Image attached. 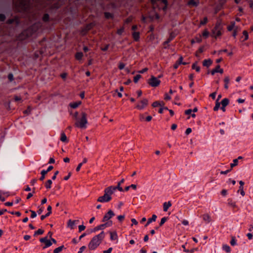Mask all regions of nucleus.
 I'll list each match as a JSON object with an SVG mask.
<instances>
[{
    "label": "nucleus",
    "mask_w": 253,
    "mask_h": 253,
    "mask_svg": "<svg viewBox=\"0 0 253 253\" xmlns=\"http://www.w3.org/2000/svg\"><path fill=\"white\" fill-rule=\"evenodd\" d=\"M112 251V248H110L107 250L104 251L103 253H111Z\"/></svg>",
    "instance_id": "774afa93"
},
{
    "label": "nucleus",
    "mask_w": 253,
    "mask_h": 253,
    "mask_svg": "<svg viewBox=\"0 0 253 253\" xmlns=\"http://www.w3.org/2000/svg\"><path fill=\"white\" fill-rule=\"evenodd\" d=\"M230 81V78L229 76H226L225 77V78L224 79V82L225 83L224 84V88L226 89L228 88V84L229 83Z\"/></svg>",
    "instance_id": "b1692460"
},
{
    "label": "nucleus",
    "mask_w": 253,
    "mask_h": 253,
    "mask_svg": "<svg viewBox=\"0 0 253 253\" xmlns=\"http://www.w3.org/2000/svg\"><path fill=\"white\" fill-rule=\"evenodd\" d=\"M171 206V204L170 202H168V203L165 202L163 205V209L164 211H167L168 209Z\"/></svg>",
    "instance_id": "4be33fe9"
},
{
    "label": "nucleus",
    "mask_w": 253,
    "mask_h": 253,
    "mask_svg": "<svg viewBox=\"0 0 253 253\" xmlns=\"http://www.w3.org/2000/svg\"><path fill=\"white\" fill-rule=\"evenodd\" d=\"M5 19V15L3 14H0V21H4Z\"/></svg>",
    "instance_id": "052dcab7"
},
{
    "label": "nucleus",
    "mask_w": 253,
    "mask_h": 253,
    "mask_svg": "<svg viewBox=\"0 0 253 253\" xmlns=\"http://www.w3.org/2000/svg\"><path fill=\"white\" fill-rule=\"evenodd\" d=\"M104 237L105 233L103 231L94 236L88 244V247L89 249L91 250H95L101 244Z\"/></svg>",
    "instance_id": "f257e3e1"
},
{
    "label": "nucleus",
    "mask_w": 253,
    "mask_h": 253,
    "mask_svg": "<svg viewBox=\"0 0 253 253\" xmlns=\"http://www.w3.org/2000/svg\"><path fill=\"white\" fill-rule=\"evenodd\" d=\"M86 248V247L84 246H82L80 249V250L78 252V253H82V252H83V251Z\"/></svg>",
    "instance_id": "338daca9"
},
{
    "label": "nucleus",
    "mask_w": 253,
    "mask_h": 253,
    "mask_svg": "<svg viewBox=\"0 0 253 253\" xmlns=\"http://www.w3.org/2000/svg\"><path fill=\"white\" fill-rule=\"evenodd\" d=\"M203 219L207 223H209L211 221V217L209 214H204L203 215Z\"/></svg>",
    "instance_id": "412c9836"
},
{
    "label": "nucleus",
    "mask_w": 253,
    "mask_h": 253,
    "mask_svg": "<svg viewBox=\"0 0 253 253\" xmlns=\"http://www.w3.org/2000/svg\"><path fill=\"white\" fill-rule=\"evenodd\" d=\"M207 21H208V18H207V17H205L204 18V19L202 21H201L200 24L204 25L207 23Z\"/></svg>",
    "instance_id": "8fccbe9b"
},
{
    "label": "nucleus",
    "mask_w": 253,
    "mask_h": 253,
    "mask_svg": "<svg viewBox=\"0 0 253 253\" xmlns=\"http://www.w3.org/2000/svg\"><path fill=\"white\" fill-rule=\"evenodd\" d=\"M125 181V180L124 178L122 179V180L118 183L117 186H110V187H111L113 188L112 189L114 192H115L116 190H118L119 191L121 192H123L124 191L123 188L121 186V185H122V183H123Z\"/></svg>",
    "instance_id": "1a4fd4ad"
},
{
    "label": "nucleus",
    "mask_w": 253,
    "mask_h": 253,
    "mask_svg": "<svg viewBox=\"0 0 253 253\" xmlns=\"http://www.w3.org/2000/svg\"><path fill=\"white\" fill-rule=\"evenodd\" d=\"M105 228L104 224H100L95 228H94L91 231V232H95L99 230H102Z\"/></svg>",
    "instance_id": "4468645a"
},
{
    "label": "nucleus",
    "mask_w": 253,
    "mask_h": 253,
    "mask_svg": "<svg viewBox=\"0 0 253 253\" xmlns=\"http://www.w3.org/2000/svg\"><path fill=\"white\" fill-rule=\"evenodd\" d=\"M64 248V246L63 245L61 246L56 249H55L53 251V253H59L61 252L62 250Z\"/></svg>",
    "instance_id": "cd10ccee"
},
{
    "label": "nucleus",
    "mask_w": 253,
    "mask_h": 253,
    "mask_svg": "<svg viewBox=\"0 0 253 253\" xmlns=\"http://www.w3.org/2000/svg\"><path fill=\"white\" fill-rule=\"evenodd\" d=\"M81 115L82 117L81 119L78 118L76 120L75 126L81 128H85L87 124V115L85 113L82 112Z\"/></svg>",
    "instance_id": "20e7f679"
},
{
    "label": "nucleus",
    "mask_w": 253,
    "mask_h": 253,
    "mask_svg": "<svg viewBox=\"0 0 253 253\" xmlns=\"http://www.w3.org/2000/svg\"><path fill=\"white\" fill-rule=\"evenodd\" d=\"M81 102H74L73 103H70V105L71 107L75 109V108H77L81 104Z\"/></svg>",
    "instance_id": "c756f323"
},
{
    "label": "nucleus",
    "mask_w": 253,
    "mask_h": 253,
    "mask_svg": "<svg viewBox=\"0 0 253 253\" xmlns=\"http://www.w3.org/2000/svg\"><path fill=\"white\" fill-rule=\"evenodd\" d=\"M203 36L207 38L209 35V32L207 30H205L203 33Z\"/></svg>",
    "instance_id": "09e8293b"
},
{
    "label": "nucleus",
    "mask_w": 253,
    "mask_h": 253,
    "mask_svg": "<svg viewBox=\"0 0 253 253\" xmlns=\"http://www.w3.org/2000/svg\"><path fill=\"white\" fill-rule=\"evenodd\" d=\"M111 187H108L104 189V194L103 196H100L97 200V201L101 203L108 202L112 200L111 195L114 193Z\"/></svg>",
    "instance_id": "f03ea898"
},
{
    "label": "nucleus",
    "mask_w": 253,
    "mask_h": 253,
    "mask_svg": "<svg viewBox=\"0 0 253 253\" xmlns=\"http://www.w3.org/2000/svg\"><path fill=\"white\" fill-rule=\"evenodd\" d=\"M159 104H160V102L159 101H155L152 104V106L153 107H156L159 106Z\"/></svg>",
    "instance_id": "680f3d73"
},
{
    "label": "nucleus",
    "mask_w": 253,
    "mask_h": 253,
    "mask_svg": "<svg viewBox=\"0 0 253 253\" xmlns=\"http://www.w3.org/2000/svg\"><path fill=\"white\" fill-rule=\"evenodd\" d=\"M30 211L31 212V218H35L37 216V213L36 212L34 211H32V210H30Z\"/></svg>",
    "instance_id": "3c124183"
},
{
    "label": "nucleus",
    "mask_w": 253,
    "mask_h": 253,
    "mask_svg": "<svg viewBox=\"0 0 253 253\" xmlns=\"http://www.w3.org/2000/svg\"><path fill=\"white\" fill-rule=\"evenodd\" d=\"M148 99L146 98H144L140 101L141 104H137L136 108L138 109L142 110L148 105Z\"/></svg>",
    "instance_id": "6e6552de"
},
{
    "label": "nucleus",
    "mask_w": 253,
    "mask_h": 253,
    "mask_svg": "<svg viewBox=\"0 0 253 253\" xmlns=\"http://www.w3.org/2000/svg\"><path fill=\"white\" fill-rule=\"evenodd\" d=\"M83 54L82 52H77L76 54V58L78 60H80L82 58Z\"/></svg>",
    "instance_id": "c9c22d12"
},
{
    "label": "nucleus",
    "mask_w": 253,
    "mask_h": 253,
    "mask_svg": "<svg viewBox=\"0 0 253 253\" xmlns=\"http://www.w3.org/2000/svg\"><path fill=\"white\" fill-rule=\"evenodd\" d=\"M243 34L245 36V39H244V41H246V40H248V33L247 31H244L243 32Z\"/></svg>",
    "instance_id": "864d4df0"
},
{
    "label": "nucleus",
    "mask_w": 253,
    "mask_h": 253,
    "mask_svg": "<svg viewBox=\"0 0 253 253\" xmlns=\"http://www.w3.org/2000/svg\"><path fill=\"white\" fill-rule=\"evenodd\" d=\"M197 62L193 64V65L192 66V68L193 69H195L197 72H199L200 71V67L199 66H197Z\"/></svg>",
    "instance_id": "c85d7f7f"
},
{
    "label": "nucleus",
    "mask_w": 253,
    "mask_h": 253,
    "mask_svg": "<svg viewBox=\"0 0 253 253\" xmlns=\"http://www.w3.org/2000/svg\"><path fill=\"white\" fill-rule=\"evenodd\" d=\"M44 230L42 229H39L37 231H36L34 234V236H36L39 235H42L43 233Z\"/></svg>",
    "instance_id": "473e14b6"
},
{
    "label": "nucleus",
    "mask_w": 253,
    "mask_h": 253,
    "mask_svg": "<svg viewBox=\"0 0 253 253\" xmlns=\"http://www.w3.org/2000/svg\"><path fill=\"white\" fill-rule=\"evenodd\" d=\"M161 81L155 77L152 76L149 80L148 84L153 87H156L160 84Z\"/></svg>",
    "instance_id": "423d86ee"
},
{
    "label": "nucleus",
    "mask_w": 253,
    "mask_h": 253,
    "mask_svg": "<svg viewBox=\"0 0 253 253\" xmlns=\"http://www.w3.org/2000/svg\"><path fill=\"white\" fill-rule=\"evenodd\" d=\"M230 244L232 246H235L236 244V241L234 236H232Z\"/></svg>",
    "instance_id": "a19ab883"
},
{
    "label": "nucleus",
    "mask_w": 253,
    "mask_h": 253,
    "mask_svg": "<svg viewBox=\"0 0 253 253\" xmlns=\"http://www.w3.org/2000/svg\"><path fill=\"white\" fill-rule=\"evenodd\" d=\"M212 64V60L210 59H206L203 61V65L206 67H209Z\"/></svg>",
    "instance_id": "aec40b11"
},
{
    "label": "nucleus",
    "mask_w": 253,
    "mask_h": 253,
    "mask_svg": "<svg viewBox=\"0 0 253 253\" xmlns=\"http://www.w3.org/2000/svg\"><path fill=\"white\" fill-rule=\"evenodd\" d=\"M243 188V187H239V190L238 191L239 192L240 191V193L242 196H244L245 195V192H244Z\"/></svg>",
    "instance_id": "de8ad7c7"
},
{
    "label": "nucleus",
    "mask_w": 253,
    "mask_h": 253,
    "mask_svg": "<svg viewBox=\"0 0 253 253\" xmlns=\"http://www.w3.org/2000/svg\"><path fill=\"white\" fill-rule=\"evenodd\" d=\"M192 131V129L191 128H188L186 129V131H185V133L186 135H188L189 134H190Z\"/></svg>",
    "instance_id": "69168bd1"
},
{
    "label": "nucleus",
    "mask_w": 253,
    "mask_h": 253,
    "mask_svg": "<svg viewBox=\"0 0 253 253\" xmlns=\"http://www.w3.org/2000/svg\"><path fill=\"white\" fill-rule=\"evenodd\" d=\"M141 78L140 75H137L134 77L133 81L135 83H137L138 80Z\"/></svg>",
    "instance_id": "79ce46f5"
},
{
    "label": "nucleus",
    "mask_w": 253,
    "mask_h": 253,
    "mask_svg": "<svg viewBox=\"0 0 253 253\" xmlns=\"http://www.w3.org/2000/svg\"><path fill=\"white\" fill-rule=\"evenodd\" d=\"M183 58L182 56H180L178 59V60L176 62V63L173 65V68L174 69H177L180 64L186 65V62H182Z\"/></svg>",
    "instance_id": "9b49d317"
},
{
    "label": "nucleus",
    "mask_w": 253,
    "mask_h": 253,
    "mask_svg": "<svg viewBox=\"0 0 253 253\" xmlns=\"http://www.w3.org/2000/svg\"><path fill=\"white\" fill-rule=\"evenodd\" d=\"M175 37V36L174 34H173L172 33H171L169 35V38L167 39L166 41H165L164 42V44L166 45L167 44H168L169 42H170Z\"/></svg>",
    "instance_id": "f3484780"
},
{
    "label": "nucleus",
    "mask_w": 253,
    "mask_h": 253,
    "mask_svg": "<svg viewBox=\"0 0 253 253\" xmlns=\"http://www.w3.org/2000/svg\"><path fill=\"white\" fill-rule=\"evenodd\" d=\"M51 209H52V208L50 206H48L47 208V210L48 211V212L45 214V215H42L41 216V219L42 220H43L45 217L48 216L51 213Z\"/></svg>",
    "instance_id": "f8f14e48"
},
{
    "label": "nucleus",
    "mask_w": 253,
    "mask_h": 253,
    "mask_svg": "<svg viewBox=\"0 0 253 253\" xmlns=\"http://www.w3.org/2000/svg\"><path fill=\"white\" fill-rule=\"evenodd\" d=\"M115 215V213L113 211L110 210L107 213H106L104 216L102 222H106L108 221L110 218Z\"/></svg>",
    "instance_id": "0eeeda50"
},
{
    "label": "nucleus",
    "mask_w": 253,
    "mask_h": 253,
    "mask_svg": "<svg viewBox=\"0 0 253 253\" xmlns=\"http://www.w3.org/2000/svg\"><path fill=\"white\" fill-rule=\"evenodd\" d=\"M76 221H79L78 220H72L71 219L69 220L68 222V225L72 229L74 228V225Z\"/></svg>",
    "instance_id": "6ab92c4d"
},
{
    "label": "nucleus",
    "mask_w": 253,
    "mask_h": 253,
    "mask_svg": "<svg viewBox=\"0 0 253 253\" xmlns=\"http://www.w3.org/2000/svg\"><path fill=\"white\" fill-rule=\"evenodd\" d=\"M148 70V69L147 68H145L143 69L142 70L139 71L138 73L140 74H143V73L146 72V71H147Z\"/></svg>",
    "instance_id": "e2e57ef3"
},
{
    "label": "nucleus",
    "mask_w": 253,
    "mask_h": 253,
    "mask_svg": "<svg viewBox=\"0 0 253 253\" xmlns=\"http://www.w3.org/2000/svg\"><path fill=\"white\" fill-rule=\"evenodd\" d=\"M19 19L17 18H15L14 19H8L7 21V23L8 24H12L14 23H15L16 24H18L19 23Z\"/></svg>",
    "instance_id": "393cba45"
},
{
    "label": "nucleus",
    "mask_w": 253,
    "mask_h": 253,
    "mask_svg": "<svg viewBox=\"0 0 253 253\" xmlns=\"http://www.w3.org/2000/svg\"><path fill=\"white\" fill-rule=\"evenodd\" d=\"M52 182L51 180H48L45 183V186L47 189H50L51 188V185Z\"/></svg>",
    "instance_id": "2f4dec72"
},
{
    "label": "nucleus",
    "mask_w": 253,
    "mask_h": 253,
    "mask_svg": "<svg viewBox=\"0 0 253 253\" xmlns=\"http://www.w3.org/2000/svg\"><path fill=\"white\" fill-rule=\"evenodd\" d=\"M112 224H113L112 221L111 220H110V221H108V222H106L105 223H104V225L106 227L107 226H112Z\"/></svg>",
    "instance_id": "5fc2aeb1"
},
{
    "label": "nucleus",
    "mask_w": 253,
    "mask_h": 253,
    "mask_svg": "<svg viewBox=\"0 0 253 253\" xmlns=\"http://www.w3.org/2000/svg\"><path fill=\"white\" fill-rule=\"evenodd\" d=\"M15 5L21 10L29 12L30 10L31 4L30 0H15Z\"/></svg>",
    "instance_id": "7ed1b4c3"
},
{
    "label": "nucleus",
    "mask_w": 253,
    "mask_h": 253,
    "mask_svg": "<svg viewBox=\"0 0 253 253\" xmlns=\"http://www.w3.org/2000/svg\"><path fill=\"white\" fill-rule=\"evenodd\" d=\"M125 66V64L124 63H120L118 67L120 70H122L124 68Z\"/></svg>",
    "instance_id": "6e6d98bb"
},
{
    "label": "nucleus",
    "mask_w": 253,
    "mask_h": 253,
    "mask_svg": "<svg viewBox=\"0 0 253 253\" xmlns=\"http://www.w3.org/2000/svg\"><path fill=\"white\" fill-rule=\"evenodd\" d=\"M47 240V237H45L44 238H41L40 241L41 243H45L46 241Z\"/></svg>",
    "instance_id": "13d9d810"
},
{
    "label": "nucleus",
    "mask_w": 253,
    "mask_h": 253,
    "mask_svg": "<svg viewBox=\"0 0 253 253\" xmlns=\"http://www.w3.org/2000/svg\"><path fill=\"white\" fill-rule=\"evenodd\" d=\"M238 159H234L233 160V163L230 164V166L231 168H233L234 167L237 166L238 165Z\"/></svg>",
    "instance_id": "c03bdc74"
},
{
    "label": "nucleus",
    "mask_w": 253,
    "mask_h": 253,
    "mask_svg": "<svg viewBox=\"0 0 253 253\" xmlns=\"http://www.w3.org/2000/svg\"><path fill=\"white\" fill-rule=\"evenodd\" d=\"M125 215H120L118 216L117 218L120 221H122L124 219Z\"/></svg>",
    "instance_id": "4d7b16f0"
},
{
    "label": "nucleus",
    "mask_w": 253,
    "mask_h": 253,
    "mask_svg": "<svg viewBox=\"0 0 253 253\" xmlns=\"http://www.w3.org/2000/svg\"><path fill=\"white\" fill-rule=\"evenodd\" d=\"M85 228V226L84 225H81L79 226V232H82V231L84 230Z\"/></svg>",
    "instance_id": "603ef678"
},
{
    "label": "nucleus",
    "mask_w": 253,
    "mask_h": 253,
    "mask_svg": "<svg viewBox=\"0 0 253 253\" xmlns=\"http://www.w3.org/2000/svg\"><path fill=\"white\" fill-rule=\"evenodd\" d=\"M228 204L229 206H231L233 208H236L237 206L235 202H233L231 200L229 199Z\"/></svg>",
    "instance_id": "e433bc0d"
},
{
    "label": "nucleus",
    "mask_w": 253,
    "mask_h": 253,
    "mask_svg": "<svg viewBox=\"0 0 253 253\" xmlns=\"http://www.w3.org/2000/svg\"><path fill=\"white\" fill-rule=\"evenodd\" d=\"M216 73H219L220 74H222L223 73V70L220 68L219 65H217L215 69L212 70L211 72V73L212 75H214Z\"/></svg>",
    "instance_id": "9d476101"
},
{
    "label": "nucleus",
    "mask_w": 253,
    "mask_h": 253,
    "mask_svg": "<svg viewBox=\"0 0 253 253\" xmlns=\"http://www.w3.org/2000/svg\"><path fill=\"white\" fill-rule=\"evenodd\" d=\"M22 35L24 36L26 38L30 37L32 35V32L30 29H28L24 31L22 33Z\"/></svg>",
    "instance_id": "2eb2a0df"
},
{
    "label": "nucleus",
    "mask_w": 253,
    "mask_h": 253,
    "mask_svg": "<svg viewBox=\"0 0 253 253\" xmlns=\"http://www.w3.org/2000/svg\"><path fill=\"white\" fill-rule=\"evenodd\" d=\"M220 105V103L218 102H216L215 106L213 108V110L216 111L218 110Z\"/></svg>",
    "instance_id": "49530a36"
},
{
    "label": "nucleus",
    "mask_w": 253,
    "mask_h": 253,
    "mask_svg": "<svg viewBox=\"0 0 253 253\" xmlns=\"http://www.w3.org/2000/svg\"><path fill=\"white\" fill-rule=\"evenodd\" d=\"M132 36L134 41H138L139 39V33L138 32H133Z\"/></svg>",
    "instance_id": "a878e982"
},
{
    "label": "nucleus",
    "mask_w": 253,
    "mask_h": 253,
    "mask_svg": "<svg viewBox=\"0 0 253 253\" xmlns=\"http://www.w3.org/2000/svg\"><path fill=\"white\" fill-rule=\"evenodd\" d=\"M157 218V216L155 214H153L151 218L148 219L147 223L145 224V226H147L150 223L153 221H155Z\"/></svg>",
    "instance_id": "a211bd4d"
},
{
    "label": "nucleus",
    "mask_w": 253,
    "mask_h": 253,
    "mask_svg": "<svg viewBox=\"0 0 253 253\" xmlns=\"http://www.w3.org/2000/svg\"><path fill=\"white\" fill-rule=\"evenodd\" d=\"M199 3V1L198 0L197 1L194 0H190L188 2V5L191 6H195L196 7L198 5Z\"/></svg>",
    "instance_id": "ddd939ff"
},
{
    "label": "nucleus",
    "mask_w": 253,
    "mask_h": 253,
    "mask_svg": "<svg viewBox=\"0 0 253 253\" xmlns=\"http://www.w3.org/2000/svg\"><path fill=\"white\" fill-rule=\"evenodd\" d=\"M41 177L40 178V180H41V181H42L44 178H45V174L47 173L46 171H45V170H42L41 172Z\"/></svg>",
    "instance_id": "72a5a7b5"
},
{
    "label": "nucleus",
    "mask_w": 253,
    "mask_h": 253,
    "mask_svg": "<svg viewBox=\"0 0 253 253\" xmlns=\"http://www.w3.org/2000/svg\"><path fill=\"white\" fill-rule=\"evenodd\" d=\"M8 79L10 82L13 80V76L11 73L8 74Z\"/></svg>",
    "instance_id": "bf43d9fd"
},
{
    "label": "nucleus",
    "mask_w": 253,
    "mask_h": 253,
    "mask_svg": "<svg viewBox=\"0 0 253 253\" xmlns=\"http://www.w3.org/2000/svg\"><path fill=\"white\" fill-rule=\"evenodd\" d=\"M110 234L111 240H116L118 239V235L116 231L110 232Z\"/></svg>",
    "instance_id": "dca6fc26"
},
{
    "label": "nucleus",
    "mask_w": 253,
    "mask_h": 253,
    "mask_svg": "<svg viewBox=\"0 0 253 253\" xmlns=\"http://www.w3.org/2000/svg\"><path fill=\"white\" fill-rule=\"evenodd\" d=\"M104 15L107 19L112 18L113 17V14L110 12H105Z\"/></svg>",
    "instance_id": "58836bf2"
},
{
    "label": "nucleus",
    "mask_w": 253,
    "mask_h": 253,
    "mask_svg": "<svg viewBox=\"0 0 253 253\" xmlns=\"http://www.w3.org/2000/svg\"><path fill=\"white\" fill-rule=\"evenodd\" d=\"M14 99L15 101H18L21 100V97L17 95L15 96Z\"/></svg>",
    "instance_id": "0e129e2a"
},
{
    "label": "nucleus",
    "mask_w": 253,
    "mask_h": 253,
    "mask_svg": "<svg viewBox=\"0 0 253 253\" xmlns=\"http://www.w3.org/2000/svg\"><path fill=\"white\" fill-rule=\"evenodd\" d=\"M49 15L48 14H44L42 17V20L44 22H47L49 20Z\"/></svg>",
    "instance_id": "4c0bfd02"
},
{
    "label": "nucleus",
    "mask_w": 253,
    "mask_h": 253,
    "mask_svg": "<svg viewBox=\"0 0 253 253\" xmlns=\"http://www.w3.org/2000/svg\"><path fill=\"white\" fill-rule=\"evenodd\" d=\"M229 100L228 98H224L221 102V104L223 107H226L228 105Z\"/></svg>",
    "instance_id": "bb28decb"
},
{
    "label": "nucleus",
    "mask_w": 253,
    "mask_h": 253,
    "mask_svg": "<svg viewBox=\"0 0 253 253\" xmlns=\"http://www.w3.org/2000/svg\"><path fill=\"white\" fill-rule=\"evenodd\" d=\"M60 140L63 142H68V141L66 135L63 132L61 133Z\"/></svg>",
    "instance_id": "5701e85b"
},
{
    "label": "nucleus",
    "mask_w": 253,
    "mask_h": 253,
    "mask_svg": "<svg viewBox=\"0 0 253 253\" xmlns=\"http://www.w3.org/2000/svg\"><path fill=\"white\" fill-rule=\"evenodd\" d=\"M93 26H94V24L92 23H89V24L86 25V27H85V30H86V31L89 30L93 27Z\"/></svg>",
    "instance_id": "37998d69"
},
{
    "label": "nucleus",
    "mask_w": 253,
    "mask_h": 253,
    "mask_svg": "<svg viewBox=\"0 0 253 253\" xmlns=\"http://www.w3.org/2000/svg\"><path fill=\"white\" fill-rule=\"evenodd\" d=\"M223 27L220 22H217L212 30L211 36L215 38L221 35Z\"/></svg>",
    "instance_id": "39448f33"
},
{
    "label": "nucleus",
    "mask_w": 253,
    "mask_h": 253,
    "mask_svg": "<svg viewBox=\"0 0 253 253\" xmlns=\"http://www.w3.org/2000/svg\"><path fill=\"white\" fill-rule=\"evenodd\" d=\"M167 219H168V217H163L161 220V222L160 223V226H162L165 223V222L167 220Z\"/></svg>",
    "instance_id": "a18cd8bd"
},
{
    "label": "nucleus",
    "mask_w": 253,
    "mask_h": 253,
    "mask_svg": "<svg viewBox=\"0 0 253 253\" xmlns=\"http://www.w3.org/2000/svg\"><path fill=\"white\" fill-rule=\"evenodd\" d=\"M222 249L227 253H230L231 251L230 247L227 245H223Z\"/></svg>",
    "instance_id": "7c9ffc66"
},
{
    "label": "nucleus",
    "mask_w": 253,
    "mask_h": 253,
    "mask_svg": "<svg viewBox=\"0 0 253 253\" xmlns=\"http://www.w3.org/2000/svg\"><path fill=\"white\" fill-rule=\"evenodd\" d=\"M235 26V22H233L231 23V25L228 26L227 27V29L229 31H232Z\"/></svg>",
    "instance_id": "ea45409f"
},
{
    "label": "nucleus",
    "mask_w": 253,
    "mask_h": 253,
    "mask_svg": "<svg viewBox=\"0 0 253 253\" xmlns=\"http://www.w3.org/2000/svg\"><path fill=\"white\" fill-rule=\"evenodd\" d=\"M52 245V242L50 240H47L46 242L45 243V246L43 247V249H45L47 247L51 246Z\"/></svg>",
    "instance_id": "f704fd0d"
}]
</instances>
